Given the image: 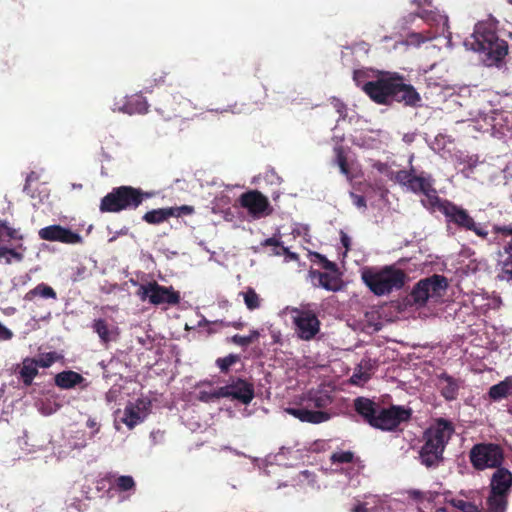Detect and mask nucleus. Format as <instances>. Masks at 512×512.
Returning <instances> with one entry per match:
<instances>
[{"mask_svg": "<svg viewBox=\"0 0 512 512\" xmlns=\"http://www.w3.org/2000/svg\"><path fill=\"white\" fill-rule=\"evenodd\" d=\"M365 76L364 71L355 70L353 80L376 104L391 105L397 102L416 107L421 102L420 94L411 84L405 83L399 73L381 72L377 79L367 82H364Z\"/></svg>", "mask_w": 512, "mask_h": 512, "instance_id": "1", "label": "nucleus"}, {"mask_svg": "<svg viewBox=\"0 0 512 512\" xmlns=\"http://www.w3.org/2000/svg\"><path fill=\"white\" fill-rule=\"evenodd\" d=\"M353 407L363 422L382 431H394L401 423L410 421L412 417L411 408L400 405L385 408L366 397L354 399Z\"/></svg>", "mask_w": 512, "mask_h": 512, "instance_id": "2", "label": "nucleus"}, {"mask_svg": "<svg viewBox=\"0 0 512 512\" xmlns=\"http://www.w3.org/2000/svg\"><path fill=\"white\" fill-rule=\"evenodd\" d=\"M455 427L452 421L445 418H436L433 423L423 432V444L418 452V459L421 465L427 469H437L445 458L444 452Z\"/></svg>", "mask_w": 512, "mask_h": 512, "instance_id": "3", "label": "nucleus"}, {"mask_svg": "<svg viewBox=\"0 0 512 512\" xmlns=\"http://www.w3.org/2000/svg\"><path fill=\"white\" fill-rule=\"evenodd\" d=\"M466 45L483 53V61L487 66H499L508 54V43L498 37L496 27L489 22L477 23Z\"/></svg>", "mask_w": 512, "mask_h": 512, "instance_id": "4", "label": "nucleus"}, {"mask_svg": "<svg viewBox=\"0 0 512 512\" xmlns=\"http://www.w3.org/2000/svg\"><path fill=\"white\" fill-rule=\"evenodd\" d=\"M406 273L392 265L383 267H365L361 271V279L376 296L390 294L404 287Z\"/></svg>", "mask_w": 512, "mask_h": 512, "instance_id": "5", "label": "nucleus"}, {"mask_svg": "<svg viewBox=\"0 0 512 512\" xmlns=\"http://www.w3.org/2000/svg\"><path fill=\"white\" fill-rule=\"evenodd\" d=\"M391 180L399 185L406 187L407 190L414 194H423L425 199L421 202L427 209L435 210V206L440 202L441 198L434 187L435 179L429 173L422 171L416 174V169L411 166L408 170H399L392 173Z\"/></svg>", "mask_w": 512, "mask_h": 512, "instance_id": "6", "label": "nucleus"}, {"mask_svg": "<svg viewBox=\"0 0 512 512\" xmlns=\"http://www.w3.org/2000/svg\"><path fill=\"white\" fill-rule=\"evenodd\" d=\"M512 492V471L504 465L494 470L489 479L486 505L491 512H507Z\"/></svg>", "mask_w": 512, "mask_h": 512, "instance_id": "7", "label": "nucleus"}, {"mask_svg": "<svg viewBox=\"0 0 512 512\" xmlns=\"http://www.w3.org/2000/svg\"><path fill=\"white\" fill-rule=\"evenodd\" d=\"M151 195L132 186H119L113 188L100 202V211L117 213L123 210L137 209L145 199Z\"/></svg>", "mask_w": 512, "mask_h": 512, "instance_id": "8", "label": "nucleus"}, {"mask_svg": "<svg viewBox=\"0 0 512 512\" xmlns=\"http://www.w3.org/2000/svg\"><path fill=\"white\" fill-rule=\"evenodd\" d=\"M468 458L475 471L497 469L505 463L504 448L495 442H480L474 444L468 452Z\"/></svg>", "mask_w": 512, "mask_h": 512, "instance_id": "9", "label": "nucleus"}, {"mask_svg": "<svg viewBox=\"0 0 512 512\" xmlns=\"http://www.w3.org/2000/svg\"><path fill=\"white\" fill-rule=\"evenodd\" d=\"M440 211L446 218L447 223H452L460 229L466 231H473L477 236L486 239L488 231L485 230L480 224H477L469 212L463 207L455 203L441 199L435 206V210Z\"/></svg>", "mask_w": 512, "mask_h": 512, "instance_id": "10", "label": "nucleus"}, {"mask_svg": "<svg viewBox=\"0 0 512 512\" xmlns=\"http://www.w3.org/2000/svg\"><path fill=\"white\" fill-rule=\"evenodd\" d=\"M137 295L142 300L148 298L149 302L153 305H177L181 300L179 292L175 291L172 286H162L156 281H151L147 284L141 285Z\"/></svg>", "mask_w": 512, "mask_h": 512, "instance_id": "11", "label": "nucleus"}, {"mask_svg": "<svg viewBox=\"0 0 512 512\" xmlns=\"http://www.w3.org/2000/svg\"><path fill=\"white\" fill-rule=\"evenodd\" d=\"M296 315L293 317L295 330L298 337L304 341H310L320 332V320L314 311L303 309L295 310Z\"/></svg>", "mask_w": 512, "mask_h": 512, "instance_id": "12", "label": "nucleus"}, {"mask_svg": "<svg viewBox=\"0 0 512 512\" xmlns=\"http://www.w3.org/2000/svg\"><path fill=\"white\" fill-rule=\"evenodd\" d=\"M220 395L248 405L255 396L254 385L240 377L232 378L227 385L220 387Z\"/></svg>", "mask_w": 512, "mask_h": 512, "instance_id": "13", "label": "nucleus"}, {"mask_svg": "<svg viewBox=\"0 0 512 512\" xmlns=\"http://www.w3.org/2000/svg\"><path fill=\"white\" fill-rule=\"evenodd\" d=\"M239 203L255 219L267 216L272 212L268 198L258 190L243 193L239 198Z\"/></svg>", "mask_w": 512, "mask_h": 512, "instance_id": "14", "label": "nucleus"}, {"mask_svg": "<svg viewBox=\"0 0 512 512\" xmlns=\"http://www.w3.org/2000/svg\"><path fill=\"white\" fill-rule=\"evenodd\" d=\"M38 235L41 240L50 242H60L69 245L83 243V237L79 233L59 224H53L41 228Z\"/></svg>", "mask_w": 512, "mask_h": 512, "instance_id": "15", "label": "nucleus"}, {"mask_svg": "<svg viewBox=\"0 0 512 512\" xmlns=\"http://www.w3.org/2000/svg\"><path fill=\"white\" fill-rule=\"evenodd\" d=\"M14 373L24 387L31 386L38 375L36 358L25 357L21 363L14 366Z\"/></svg>", "mask_w": 512, "mask_h": 512, "instance_id": "16", "label": "nucleus"}, {"mask_svg": "<svg viewBox=\"0 0 512 512\" xmlns=\"http://www.w3.org/2000/svg\"><path fill=\"white\" fill-rule=\"evenodd\" d=\"M189 100L182 97L179 93L170 95L163 104L157 108L159 113L166 119L180 117L182 115V106H188Z\"/></svg>", "mask_w": 512, "mask_h": 512, "instance_id": "17", "label": "nucleus"}, {"mask_svg": "<svg viewBox=\"0 0 512 512\" xmlns=\"http://www.w3.org/2000/svg\"><path fill=\"white\" fill-rule=\"evenodd\" d=\"M288 413L301 422H308L312 424H319L326 422L330 419L331 415L325 411H314L307 408H303V404L297 408H289Z\"/></svg>", "mask_w": 512, "mask_h": 512, "instance_id": "18", "label": "nucleus"}, {"mask_svg": "<svg viewBox=\"0 0 512 512\" xmlns=\"http://www.w3.org/2000/svg\"><path fill=\"white\" fill-rule=\"evenodd\" d=\"M310 276L313 280H318L315 284L318 287H322L328 291H338L342 287V280L337 273L334 272H321L319 270H311Z\"/></svg>", "mask_w": 512, "mask_h": 512, "instance_id": "19", "label": "nucleus"}, {"mask_svg": "<svg viewBox=\"0 0 512 512\" xmlns=\"http://www.w3.org/2000/svg\"><path fill=\"white\" fill-rule=\"evenodd\" d=\"M86 379L78 372L72 370L62 371L55 375V385L64 390L73 389L82 385Z\"/></svg>", "mask_w": 512, "mask_h": 512, "instance_id": "20", "label": "nucleus"}, {"mask_svg": "<svg viewBox=\"0 0 512 512\" xmlns=\"http://www.w3.org/2000/svg\"><path fill=\"white\" fill-rule=\"evenodd\" d=\"M440 394L446 401H453L458 396L459 383L452 376L447 373H442L439 376L438 384Z\"/></svg>", "mask_w": 512, "mask_h": 512, "instance_id": "21", "label": "nucleus"}, {"mask_svg": "<svg viewBox=\"0 0 512 512\" xmlns=\"http://www.w3.org/2000/svg\"><path fill=\"white\" fill-rule=\"evenodd\" d=\"M487 396L492 402H499L512 396V376H508L499 383L492 385Z\"/></svg>", "mask_w": 512, "mask_h": 512, "instance_id": "22", "label": "nucleus"}, {"mask_svg": "<svg viewBox=\"0 0 512 512\" xmlns=\"http://www.w3.org/2000/svg\"><path fill=\"white\" fill-rule=\"evenodd\" d=\"M307 400L318 409H324L334 402L332 391L326 388L310 390L307 394Z\"/></svg>", "mask_w": 512, "mask_h": 512, "instance_id": "23", "label": "nucleus"}, {"mask_svg": "<svg viewBox=\"0 0 512 512\" xmlns=\"http://www.w3.org/2000/svg\"><path fill=\"white\" fill-rule=\"evenodd\" d=\"M43 298V299H57V293L56 291L49 285L45 283H39L37 286H35L33 289L29 290L24 295V300L28 302H33L35 299Z\"/></svg>", "mask_w": 512, "mask_h": 512, "instance_id": "24", "label": "nucleus"}, {"mask_svg": "<svg viewBox=\"0 0 512 512\" xmlns=\"http://www.w3.org/2000/svg\"><path fill=\"white\" fill-rule=\"evenodd\" d=\"M425 282L428 284L426 287L429 288L428 295L430 298L440 297L448 287L447 279L443 275L434 274L425 278Z\"/></svg>", "mask_w": 512, "mask_h": 512, "instance_id": "25", "label": "nucleus"}, {"mask_svg": "<svg viewBox=\"0 0 512 512\" xmlns=\"http://www.w3.org/2000/svg\"><path fill=\"white\" fill-rule=\"evenodd\" d=\"M371 369L372 365L370 360H362L351 376V383L354 385L366 383L371 378Z\"/></svg>", "mask_w": 512, "mask_h": 512, "instance_id": "26", "label": "nucleus"}, {"mask_svg": "<svg viewBox=\"0 0 512 512\" xmlns=\"http://www.w3.org/2000/svg\"><path fill=\"white\" fill-rule=\"evenodd\" d=\"M172 214L173 212L169 210V207L158 208L147 211L142 216V220L151 225H158L168 220Z\"/></svg>", "mask_w": 512, "mask_h": 512, "instance_id": "27", "label": "nucleus"}, {"mask_svg": "<svg viewBox=\"0 0 512 512\" xmlns=\"http://www.w3.org/2000/svg\"><path fill=\"white\" fill-rule=\"evenodd\" d=\"M140 405L145 407L144 401H139V403L134 407H126L124 411V423L128 428H133L137 424L141 423L144 420L145 415H141L140 413Z\"/></svg>", "mask_w": 512, "mask_h": 512, "instance_id": "28", "label": "nucleus"}, {"mask_svg": "<svg viewBox=\"0 0 512 512\" xmlns=\"http://www.w3.org/2000/svg\"><path fill=\"white\" fill-rule=\"evenodd\" d=\"M427 285L428 284L425 282V279H422L414 286L411 292V297L416 304L425 305L427 300L430 298L428 295L429 288L426 287Z\"/></svg>", "mask_w": 512, "mask_h": 512, "instance_id": "29", "label": "nucleus"}, {"mask_svg": "<svg viewBox=\"0 0 512 512\" xmlns=\"http://www.w3.org/2000/svg\"><path fill=\"white\" fill-rule=\"evenodd\" d=\"M93 330L98 334L103 343H108L112 340L111 330L108 327L106 320L96 319L93 322Z\"/></svg>", "mask_w": 512, "mask_h": 512, "instance_id": "30", "label": "nucleus"}, {"mask_svg": "<svg viewBox=\"0 0 512 512\" xmlns=\"http://www.w3.org/2000/svg\"><path fill=\"white\" fill-rule=\"evenodd\" d=\"M240 294L243 295L244 303L247 309L253 311L255 309L260 308L261 298L253 288L248 287L245 292H242Z\"/></svg>", "mask_w": 512, "mask_h": 512, "instance_id": "31", "label": "nucleus"}, {"mask_svg": "<svg viewBox=\"0 0 512 512\" xmlns=\"http://www.w3.org/2000/svg\"><path fill=\"white\" fill-rule=\"evenodd\" d=\"M113 487L118 492L134 491L136 488V483L132 476L121 475L116 478Z\"/></svg>", "mask_w": 512, "mask_h": 512, "instance_id": "32", "label": "nucleus"}, {"mask_svg": "<svg viewBox=\"0 0 512 512\" xmlns=\"http://www.w3.org/2000/svg\"><path fill=\"white\" fill-rule=\"evenodd\" d=\"M450 504L461 512H491L488 507L487 510H481L475 503L463 499H452Z\"/></svg>", "mask_w": 512, "mask_h": 512, "instance_id": "33", "label": "nucleus"}, {"mask_svg": "<svg viewBox=\"0 0 512 512\" xmlns=\"http://www.w3.org/2000/svg\"><path fill=\"white\" fill-rule=\"evenodd\" d=\"M127 106L130 107L131 112L146 113L148 111V103L141 95L132 96Z\"/></svg>", "mask_w": 512, "mask_h": 512, "instance_id": "34", "label": "nucleus"}, {"mask_svg": "<svg viewBox=\"0 0 512 512\" xmlns=\"http://www.w3.org/2000/svg\"><path fill=\"white\" fill-rule=\"evenodd\" d=\"M259 336H260L259 331L253 329L250 331L249 335H247V336H242L239 334L232 336L231 342L238 346L246 347V346L250 345L251 343H253L255 340H257L259 338Z\"/></svg>", "mask_w": 512, "mask_h": 512, "instance_id": "35", "label": "nucleus"}, {"mask_svg": "<svg viewBox=\"0 0 512 512\" xmlns=\"http://www.w3.org/2000/svg\"><path fill=\"white\" fill-rule=\"evenodd\" d=\"M240 361V356L237 354H229L225 357L218 358L216 365L222 373H228L231 366Z\"/></svg>", "mask_w": 512, "mask_h": 512, "instance_id": "36", "label": "nucleus"}, {"mask_svg": "<svg viewBox=\"0 0 512 512\" xmlns=\"http://www.w3.org/2000/svg\"><path fill=\"white\" fill-rule=\"evenodd\" d=\"M335 156H336V163L340 168V171L344 175H348L350 173L347 157L345 154V151L342 146H336L334 148Z\"/></svg>", "mask_w": 512, "mask_h": 512, "instance_id": "37", "label": "nucleus"}, {"mask_svg": "<svg viewBox=\"0 0 512 512\" xmlns=\"http://www.w3.org/2000/svg\"><path fill=\"white\" fill-rule=\"evenodd\" d=\"M61 356L57 352H47L40 354L39 358H36L37 367L49 368L53 363L58 361Z\"/></svg>", "mask_w": 512, "mask_h": 512, "instance_id": "38", "label": "nucleus"}, {"mask_svg": "<svg viewBox=\"0 0 512 512\" xmlns=\"http://www.w3.org/2000/svg\"><path fill=\"white\" fill-rule=\"evenodd\" d=\"M165 76L166 73L164 72L154 73L150 79H146V85L142 92L151 93L154 87L163 85L165 82Z\"/></svg>", "mask_w": 512, "mask_h": 512, "instance_id": "39", "label": "nucleus"}, {"mask_svg": "<svg viewBox=\"0 0 512 512\" xmlns=\"http://www.w3.org/2000/svg\"><path fill=\"white\" fill-rule=\"evenodd\" d=\"M355 455L351 451H337L331 454L330 462L335 463H352L354 462Z\"/></svg>", "mask_w": 512, "mask_h": 512, "instance_id": "40", "label": "nucleus"}, {"mask_svg": "<svg viewBox=\"0 0 512 512\" xmlns=\"http://www.w3.org/2000/svg\"><path fill=\"white\" fill-rule=\"evenodd\" d=\"M220 398H223L222 395H220V387L217 390L214 391H204L201 390L197 394V399L204 403H211L215 400H218Z\"/></svg>", "mask_w": 512, "mask_h": 512, "instance_id": "41", "label": "nucleus"}, {"mask_svg": "<svg viewBox=\"0 0 512 512\" xmlns=\"http://www.w3.org/2000/svg\"><path fill=\"white\" fill-rule=\"evenodd\" d=\"M501 280L512 281V255L508 256L503 262L502 274L498 275Z\"/></svg>", "mask_w": 512, "mask_h": 512, "instance_id": "42", "label": "nucleus"}, {"mask_svg": "<svg viewBox=\"0 0 512 512\" xmlns=\"http://www.w3.org/2000/svg\"><path fill=\"white\" fill-rule=\"evenodd\" d=\"M169 210L173 212L171 217H180L183 215H191L194 213L195 209L190 205H182L179 207H169Z\"/></svg>", "mask_w": 512, "mask_h": 512, "instance_id": "43", "label": "nucleus"}, {"mask_svg": "<svg viewBox=\"0 0 512 512\" xmlns=\"http://www.w3.org/2000/svg\"><path fill=\"white\" fill-rule=\"evenodd\" d=\"M17 236V231L10 227L7 222L2 221L0 223V239L3 237H7L8 239H15Z\"/></svg>", "mask_w": 512, "mask_h": 512, "instance_id": "44", "label": "nucleus"}, {"mask_svg": "<svg viewBox=\"0 0 512 512\" xmlns=\"http://www.w3.org/2000/svg\"><path fill=\"white\" fill-rule=\"evenodd\" d=\"M86 275H87V268L84 265L79 264L78 266L73 268L71 279L73 282L82 281L86 278Z\"/></svg>", "mask_w": 512, "mask_h": 512, "instance_id": "45", "label": "nucleus"}, {"mask_svg": "<svg viewBox=\"0 0 512 512\" xmlns=\"http://www.w3.org/2000/svg\"><path fill=\"white\" fill-rule=\"evenodd\" d=\"M317 257L320 259L321 265L325 270H328V271L334 272V273L338 272V267H337L336 263L328 260L326 257H324L320 254H317Z\"/></svg>", "mask_w": 512, "mask_h": 512, "instance_id": "46", "label": "nucleus"}, {"mask_svg": "<svg viewBox=\"0 0 512 512\" xmlns=\"http://www.w3.org/2000/svg\"><path fill=\"white\" fill-rule=\"evenodd\" d=\"M3 254H9L10 258H14L16 261H21L23 259V255L16 250L6 246H0V258Z\"/></svg>", "mask_w": 512, "mask_h": 512, "instance_id": "47", "label": "nucleus"}, {"mask_svg": "<svg viewBox=\"0 0 512 512\" xmlns=\"http://www.w3.org/2000/svg\"><path fill=\"white\" fill-rule=\"evenodd\" d=\"M213 323L219 324V326H221V327L232 326L235 329H242L245 325V323L241 319H239L237 321H233V322H226L224 320H215Z\"/></svg>", "mask_w": 512, "mask_h": 512, "instance_id": "48", "label": "nucleus"}, {"mask_svg": "<svg viewBox=\"0 0 512 512\" xmlns=\"http://www.w3.org/2000/svg\"><path fill=\"white\" fill-rule=\"evenodd\" d=\"M14 333L8 327L0 322V342L9 341L13 338Z\"/></svg>", "mask_w": 512, "mask_h": 512, "instance_id": "49", "label": "nucleus"}, {"mask_svg": "<svg viewBox=\"0 0 512 512\" xmlns=\"http://www.w3.org/2000/svg\"><path fill=\"white\" fill-rule=\"evenodd\" d=\"M274 255H285L290 260H298V254L291 252L287 247L281 246L280 249L274 251Z\"/></svg>", "mask_w": 512, "mask_h": 512, "instance_id": "50", "label": "nucleus"}, {"mask_svg": "<svg viewBox=\"0 0 512 512\" xmlns=\"http://www.w3.org/2000/svg\"><path fill=\"white\" fill-rule=\"evenodd\" d=\"M493 231L496 233V234H502V235H509V236H512V227L511 226H499V225H494L493 226Z\"/></svg>", "mask_w": 512, "mask_h": 512, "instance_id": "51", "label": "nucleus"}, {"mask_svg": "<svg viewBox=\"0 0 512 512\" xmlns=\"http://www.w3.org/2000/svg\"><path fill=\"white\" fill-rule=\"evenodd\" d=\"M351 197L353 199V202L354 204L358 207V208H366V199L364 196L362 195H358V194H355V193H351Z\"/></svg>", "mask_w": 512, "mask_h": 512, "instance_id": "52", "label": "nucleus"}, {"mask_svg": "<svg viewBox=\"0 0 512 512\" xmlns=\"http://www.w3.org/2000/svg\"><path fill=\"white\" fill-rule=\"evenodd\" d=\"M373 167L380 173H385L389 176V178L391 177L392 173L393 172H389V165L387 163H384V162H376L374 163Z\"/></svg>", "mask_w": 512, "mask_h": 512, "instance_id": "53", "label": "nucleus"}, {"mask_svg": "<svg viewBox=\"0 0 512 512\" xmlns=\"http://www.w3.org/2000/svg\"><path fill=\"white\" fill-rule=\"evenodd\" d=\"M332 103L336 111L339 113V115L345 116L346 105L339 99H333Z\"/></svg>", "mask_w": 512, "mask_h": 512, "instance_id": "54", "label": "nucleus"}, {"mask_svg": "<svg viewBox=\"0 0 512 512\" xmlns=\"http://www.w3.org/2000/svg\"><path fill=\"white\" fill-rule=\"evenodd\" d=\"M262 246H274L278 250L282 246L278 239L275 237L267 238L262 242Z\"/></svg>", "mask_w": 512, "mask_h": 512, "instance_id": "55", "label": "nucleus"}, {"mask_svg": "<svg viewBox=\"0 0 512 512\" xmlns=\"http://www.w3.org/2000/svg\"><path fill=\"white\" fill-rule=\"evenodd\" d=\"M340 240L343 247L346 249V251L350 250L351 247V239L350 237L343 231L340 232Z\"/></svg>", "mask_w": 512, "mask_h": 512, "instance_id": "56", "label": "nucleus"}, {"mask_svg": "<svg viewBox=\"0 0 512 512\" xmlns=\"http://www.w3.org/2000/svg\"><path fill=\"white\" fill-rule=\"evenodd\" d=\"M87 427L92 429L95 433H97L100 429V426L95 418H89L86 423Z\"/></svg>", "mask_w": 512, "mask_h": 512, "instance_id": "57", "label": "nucleus"}, {"mask_svg": "<svg viewBox=\"0 0 512 512\" xmlns=\"http://www.w3.org/2000/svg\"><path fill=\"white\" fill-rule=\"evenodd\" d=\"M352 512H368L366 503H358L353 507Z\"/></svg>", "mask_w": 512, "mask_h": 512, "instance_id": "58", "label": "nucleus"}, {"mask_svg": "<svg viewBox=\"0 0 512 512\" xmlns=\"http://www.w3.org/2000/svg\"><path fill=\"white\" fill-rule=\"evenodd\" d=\"M409 495L414 499H422L423 492L420 490H410Z\"/></svg>", "mask_w": 512, "mask_h": 512, "instance_id": "59", "label": "nucleus"}, {"mask_svg": "<svg viewBox=\"0 0 512 512\" xmlns=\"http://www.w3.org/2000/svg\"><path fill=\"white\" fill-rule=\"evenodd\" d=\"M504 252L506 254H508V256L512 255V238H511V241L506 243V245L504 246Z\"/></svg>", "mask_w": 512, "mask_h": 512, "instance_id": "60", "label": "nucleus"}, {"mask_svg": "<svg viewBox=\"0 0 512 512\" xmlns=\"http://www.w3.org/2000/svg\"><path fill=\"white\" fill-rule=\"evenodd\" d=\"M33 178H34V172H31V173L27 176V178H26V184H25V186H24V190H26V189H27L29 182H30L31 180H33Z\"/></svg>", "mask_w": 512, "mask_h": 512, "instance_id": "61", "label": "nucleus"}, {"mask_svg": "<svg viewBox=\"0 0 512 512\" xmlns=\"http://www.w3.org/2000/svg\"><path fill=\"white\" fill-rule=\"evenodd\" d=\"M214 321H208L207 319H203L199 322V326H206V325H210V324H213V325H216L215 323H213Z\"/></svg>", "mask_w": 512, "mask_h": 512, "instance_id": "62", "label": "nucleus"}, {"mask_svg": "<svg viewBox=\"0 0 512 512\" xmlns=\"http://www.w3.org/2000/svg\"><path fill=\"white\" fill-rule=\"evenodd\" d=\"M423 2H425V3L429 4V5L431 4V0H413V3L416 4L419 7L422 5Z\"/></svg>", "mask_w": 512, "mask_h": 512, "instance_id": "63", "label": "nucleus"}, {"mask_svg": "<svg viewBox=\"0 0 512 512\" xmlns=\"http://www.w3.org/2000/svg\"><path fill=\"white\" fill-rule=\"evenodd\" d=\"M1 258H5L6 264H11V262H12L9 254H3Z\"/></svg>", "mask_w": 512, "mask_h": 512, "instance_id": "64", "label": "nucleus"}]
</instances>
